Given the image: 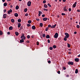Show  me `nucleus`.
<instances>
[{"instance_id": "nucleus-1", "label": "nucleus", "mask_w": 80, "mask_h": 80, "mask_svg": "<svg viewBox=\"0 0 80 80\" xmlns=\"http://www.w3.org/2000/svg\"><path fill=\"white\" fill-rule=\"evenodd\" d=\"M68 8L67 6H65L63 8V10L64 11V12H67V11H68Z\"/></svg>"}, {"instance_id": "nucleus-2", "label": "nucleus", "mask_w": 80, "mask_h": 80, "mask_svg": "<svg viewBox=\"0 0 80 80\" xmlns=\"http://www.w3.org/2000/svg\"><path fill=\"white\" fill-rule=\"evenodd\" d=\"M65 35H66V36H65V37H66V38H69V37L70 36V35L68 33L65 32Z\"/></svg>"}, {"instance_id": "nucleus-3", "label": "nucleus", "mask_w": 80, "mask_h": 80, "mask_svg": "<svg viewBox=\"0 0 80 80\" xmlns=\"http://www.w3.org/2000/svg\"><path fill=\"white\" fill-rule=\"evenodd\" d=\"M58 33L56 32L54 35V37L55 38H58Z\"/></svg>"}, {"instance_id": "nucleus-4", "label": "nucleus", "mask_w": 80, "mask_h": 80, "mask_svg": "<svg viewBox=\"0 0 80 80\" xmlns=\"http://www.w3.org/2000/svg\"><path fill=\"white\" fill-rule=\"evenodd\" d=\"M68 65H74V64H73V62H71L70 61H69L68 62Z\"/></svg>"}, {"instance_id": "nucleus-5", "label": "nucleus", "mask_w": 80, "mask_h": 80, "mask_svg": "<svg viewBox=\"0 0 80 80\" xmlns=\"http://www.w3.org/2000/svg\"><path fill=\"white\" fill-rule=\"evenodd\" d=\"M21 38L23 40H25V37L24 36V34H22V36L21 37Z\"/></svg>"}, {"instance_id": "nucleus-6", "label": "nucleus", "mask_w": 80, "mask_h": 80, "mask_svg": "<svg viewBox=\"0 0 80 80\" xmlns=\"http://www.w3.org/2000/svg\"><path fill=\"white\" fill-rule=\"evenodd\" d=\"M31 3H32V2L30 1H28L27 3V5L28 6V7H30L31 6Z\"/></svg>"}, {"instance_id": "nucleus-7", "label": "nucleus", "mask_w": 80, "mask_h": 80, "mask_svg": "<svg viewBox=\"0 0 80 80\" xmlns=\"http://www.w3.org/2000/svg\"><path fill=\"white\" fill-rule=\"evenodd\" d=\"M38 16L39 17H40V16L41 15H41H42V14H43V13H42V12L39 11H38Z\"/></svg>"}, {"instance_id": "nucleus-8", "label": "nucleus", "mask_w": 80, "mask_h": 80, "mask_svg": "<svg viewBox=\"0 0 80 80\" xmlns=\"http://www.w3.org/2000/svg\"><path fill=\"white\" fill-rule=\"evenodd\" d=\"M12 10L11 9L9 10V11H8V14H10V13H12Z\"/></svg>"}, {"instance_id": "nucleus-9", "label": "nucleus", "mask_w": 80, "mask_h": 80, "mask_svg": "<svg viewBox=\"0 0 80 80\" xmlns=\"http://www.w3.org/2000/svg\"><path fill=\"white\" fill-rule=\"evenodd\" d=\"M77 2H75V3L73 4V8H75V7H76V5H77Z\"/></svg>"}, {"instance_id": "nucleus-10", "label": "nucleus", "mask_w": 80, "mask_h": 80, "mask_svg": "<svg viewBox=\"0 0 80 80\" xmlns=\"http://www.w3.org/2000/svg\"><path fill=\"white\" fill-rule=\"evenodd\" d=\"M75 62H79V58H75Z\"/></svg>"}, {"instance_id": "nucleus-11", "label": "nucleus", "mask_w": 80, "mask_h": 80, "mask_svg": "<svg viewBox=\"0 0 80 80\" xmlns=\"http://www.w3.org/2000/svg\"><path fill=\"white\" fill-rule=\"evenodd\" d=\"M57 26V25L56 24H55L54 25L52 26L51 27V28H55V26Z\"/></svg>"}, {"instance_id": "nucleus-12", "label": "nucleus", "mask_w": 80, "mask_h": 80, "mask_svg": "<svg viewBox=\"0 0 80 80\" xmlns=\"http://www.w3.org/2000/svg\"><path fill=\"white\" fill-rule=\"evenodd\" d=\"M3 18H7V14H4L3 15Z\"/></svg>"}, {"instance_id": "nucleus-13", "label": "nucleus", "mask_w": 80, "mask_h": 80, "mask_svg": "<svg viewBox=\"0 0 80 80\" xmlns=\"http://www.w3.org/2000/svg\"><path fill=\"white\" fill-rule=\"evenodd\" d=\"M24 39H21L20 41V43H23V42H24V40H23Z\"/></svg>"}, {"instance_id": "nucleus-14", "label": "nucleus", "mask_w": 80, "mask_h": 80, "mask_svg": "<svg viewBox=\"0 0 80 80\" xmlns=\"http://www.w3.org/2000/svg\"><path fill=\"white\" fill-rule=\"evenodd\" d=\"M13 29V27L12 26H10L9 28V30H12Z\"/></svg>"}, {"instance_id": "nucleus-15", "label": "nucleus", "mask_w": 80, "mask_h": 80, "mask_svg": "<svg viewBox=\"0 0 80 80\" xmlns=\"http://www.w3.org/2000/svg\"><path fill=\"white\" fill-rule=\"evenodd\" d=\"M15 34L16 35V36H18V35H19V33H18V32H15Z\"/></svg>"}, {"instance_id": "nucleus-16", "label": "nucleus", "mask_w": 80, "mask_h": 80, "mask_svg": "<svg viewBox=\"0 0 80 80\" xmlns=\"http://www.w3.org/2000/svg\"><path fill=\"white\" fill-rule=\"evenodd\" d=\"M78 69H76L75 71V73H78Z\"/></svg>"}, {"instance_id": "nucleus-17", "label": "nucleus", "mask_w": 80, "mask_h": 80, "mask_svg": "<svg viewBox=\"0 0 80 80\" xmlns=\"http://www.w3.org/2000/svg\"><path fill=\"white\" fill-rule=\"evenodd\" d=\"M14 16H15V17H17L18 16V14L17 13H15L14 14Z\"/></svg>"}, {"instance_id": "nucleus-18", "label": "nucleus", "mask_w": 80, "mask_h": 80, "mask_svg": "<svg viewBox=\"0 0 80 80\" xmlns=\"http://www.w3.org/2000/svg\"><path fill=\"white\" fill-rule=\"evenodd\" d=\"M42 20L43 21H47V18H44L42 19Z\"/></svg>"}, {"instance_id": "nucleus-19", "label": "nucleus", "mask_w": 80, "mask_h": 80, "mask_svg": "<svg viewBox=\"0 0 80 80\" xmlns=\"http://www.w3.org/2000/svg\"><path fill=\"white\" fill-rule=\"evenodd\" d=\"M36 27H35V26H33L32 27V30H35V29Z\"/></svg>"}, {"instance_id": "nucleus-20", "label": "nucleus", "mask_w": 80, "mask_h": 80, "mask_svg": "<svg viewBox=\"0 0 80 80\" xmlns=\"http://www.w3.org/2000/svg\"><path fill=\"white\" fill-rule=\"evenodd\" d=\"M7 5V3L5 2L3 4L4 7H6Z\"/></svg>"}, {"instance_id": "nucleus-21", "label": "nucleus", "mask_w": 80, "mask_h": 80, "mask_svg": "<svg viewBox=\"0 0 80 80\" xmlns=\"http://www.w3.org/2000/svg\"><path fill=\"white\" fill-rule=\"evenodd\" d=\"M21 27V24L20 23H19L18 25V28H20Z\"/></svg>"}, {"instance_id": "nucleus-22", "label": "nucleus", "mask_w": 80, "mask_h": 80, "mask_svg": "<svg viewBox=\"0 0 80 80\" xmlns=\"http://www.w3.org/2000/svg\"><path fill=\"white\" fill-rule=\"evenodd\" d=\"M44 8H47L48 7V6H47V5L46 4H44Z\"/></svg>"}, {"instance_id": "nucleus-23", "label": "nucleus", "mask_w": 80, "mask_h": 80, "mask_svg": "<svg viewBox=\"0 0 80 80\" xmlns=\"http://www.w3.org/2000/svg\"><path fill=\"white\" fill-rule=\"evenodd\" d=\"M46 38H50V35H47L46 36Z\"/></svg>"}, {"instance_id": "nucleus-24", "label": "nucleus", "mask_w": 80, "mask_h": 80, "mask_svg": "<svg viewBox=\"0 0 80 80\" xmlns=\"http://www.w3.org/2000/svg\"><path fill=\"white\" fill-rule=\"evenodd\" d=\"M18 8H19V7L18 6H16V10H18Z\"/></svg>"}, {"instance_id": "nucleus-25", "label": "nucleus", "mask_w": 80, "mask_h": 80, "mask_svg": "<svg viewBox=\"0 0 80 80\" xmlns=\"http://www.w3.org/2000/svg\"><path fill=\"white\" fill-rule=\"evenodd\" d=\"M3 35V32L2 31L0 30V35Z\"/></svg>"}, {"instance_id": "nucleus-26", "label": "nucleus", "mask_w": 80, "mask_h": 80, "mask_svg": "<svg viewBox=\"0 0 80 80\" xmlns=\"http://www.w3.org/2000/svg\"><path fill=\"white\" fill-rule=\"evenodd\" d=\"M40 27H43V23H40Z\"/></svg>"}, {"instance_id": "nucleus-27", "label": "nucleus", "mask_w": 80, "mask_h": 80, "mask_svg": "<svg viewBox=\"0 0 80 80\" xmlns=\"http://www.w3.org/2000/svg\"><path fill=\"white\" fill-rule=\"evenodd\" d=\"M18 22L20 23V22H21V21H22V20H21V19H19L18 20Z\"/></svg>"}, {"instance_id": "nucleus-28", "label": "nucleus", "mask_w": 80, "mask_h": 80, "mask_svg": "<svg viewBox=\"0 0 80 80\" xmlns=\"http://www.w3.org/2000/svg\"><path fill=\"white\" fill-rule=\"evenodd\" d=\"M68 48H70V44L68 43Z\"/></svg>"}, {"instance_id": "nucleus-29", "label": "nucleus", "mask_w": 80, "mask_h": 80, "mask_svg": "<svg viewBox=\"0 0 80 80\" xmlns=\"http://www.w3.org/2000/svg\"><path fill=\"white\" fill-rule=\"evenodd\" d=\"M46 36V35L45 34H42V37L43 38H45V36Z\"/></svg>"}, {"instance_id": "nucleus-30", "label": "nucleus", "mask_w": 80, "mask_h": 80, "mask_svg": "<svg viewBox=\"0 0 80 80\" xmlns=\"http://www.w3.org/2000/svg\"><path fill=\"white\" fill-rule=\"evenodd\" d=\"M68 38H66V37H65V38H64V41H67V39Z\"/></svg>"}, {"instance_id": "nucleus-31", "label": "nucleus", "mask_w": 80, "mask_h": 80, "mask_svg": "<svg viewBox=\"0 0 80 80\" xmlns=\"http://www.w3.org/2000/svg\"><path fill=\"white\" fill-rule=\"evenodd\" d=\"M53 48H57V46H56L55 45H54L53 46Z\"/></svg>"}, {"instance_id": "nucleus-32", "label": "nucleus", "mask_w": 80, "mask_h": 80, "mask_svg": "<svg viewBox=\"0 0 80 80\" xmlns=\"http://www.w3.org/2000/svg\"><path fill=\"white\" fill-rule=\"evenodd\" d=\"M28 23H32V21L29 20L28 21Z\"/></svg>"}, {"instance_id": "nucleus-33", "label": "nucleus", "mask_w": 80, "mask_h": 80, "mask_svg": "<svg viewBox=\"0 0 80 80\" xmlns=\"http://www.w3.org/2000/svg\"><path fill=\"white\" fill-rule=\"evenodd\" d=\"M11 22H12V23H14V22H15V20L13 19H11Z\"/></svg>"}, {"instance_id": "nucleus-34", "label": "nucleus", "mask_w": 80, "mask_h": 80, "mask_svg": "<svg viewBox=\"0 0 80 80\" xmlns=\"http://www.w3.org/2000/svg\"><path fill=\"white\" fill-rule=\"evenodd\" d=\"M27 8H26L25 9H24V12H27Z\"/></svg>"}, {"instance_id": "nucleus-35", "label": "nucleus", "mask_w": 80, "mask_h": 80, "mask_svg": "<svg viewBox=\"0 0 80 80\" xmlns=\"http://www.w3.org/2000/svg\"><path fill=\"white\" fill-rule=\"evenodd\" d=\"M49 49L50 50H53V48H52V47H50L49 48Z\"/></svg>"}, {"instance_id": "nucleus-36", "label": "nucleus", "mask_w": 80, "mask_h": 80, "mask_svg": "<svg viewBox=\"0 0 80 80\" xmlns=\"http://www.w3.org/2000/svg\"><path fill=\"white\" fill-rule=\"evenodd\" d=\"M76 27L78 28H80V26H79V25H77Z\"/></svg>"}, {"instance_id": "nucleus-37", "label": "nucleus", "mask_w": 80, "mask_h": 80, "mask_svg": "<svg viewBox=\"0 0 80 80\" xmlns=\"http://www.w3.org/2000/svg\"><path fill=\"white\" fill-rule=\"evenodd\" d=\"M48 43H50V40L49 39H48Z\"/></svg>"}, {"instance_id": "nucleus-38", "label": "nucleus", "mask_w": 80, "mask_h": 80, "mask_svg": "<svg viewBox=\"0 0 80 80\" xmlns=\"http://www.w3.org/2000/svg\"><path fill=\"white\" fill-rule=\"evenodd\" d=\"M48 27L46 28L45 31H48Z\"/></svg>"}, {"instance_id": "nucleus-39", "label": "nucleus", "mask_w": 80, "mask_h": 80, "mask_svg": "<svg viewBox=\"0 0 80 80\" xmlns=\"http://www.w3.org/2000/svg\"><path fill=\"white\" fill-rule=\"evenodd\" d=\"M27 38H30V36L29 35H28L27 36Z\"/></svg>"}, {"instance_id": "nucleus-40", "label": "nucleus", "mask_w": 80, "mask_h": 80, "mask_svg": "<svg viewBox=\"0 0 80 80\" xmlns=\"http://www.w3.org/2000/svg\"><path fill=\"white\" fill-rule=\"evenodd\" d=\"M61 15H62V16H63V15H66V14H65V13H62L61 14Z\"/></svg>"}, {"instance_id": "nucleus-41", "label": "nucleus", "mask_w": 80, "mask_h": 80, "mask_svg": "<svg viewBox=\"0 0 80 80\" xmlns=\"http://www.w3.org/2000/svg\"><path fill=\"white\" fill-rule=\"evenodd\" d=\"M48 6H49V7H51V5L50 4V3H48Z\"/></svg>"}, {"instance_id": "nucleus-42", "label": "nucleus", "mask_w": 80, "mask_h": 80, "mask_svg": "<svg viewBox=\"0 0 80 80\" xmlns=\"http://www.w3.org/2000/svg\"><path fill=\"white\" fill-rule=\"evenodd\" d=\"M37 45H39V42H38V41L37 42Z\"/></svg>"}, {"instance_id": "nucleus-43", "label": "nucleus", "mask_w": 80, "mask_h": 80, "mask_svg": "<svg viewBox=\"0 0 80 80\" xmlns=\"http://www.w3.org/2000/svg\"><path fill=\"white\" fill-rule=\"evenodd\" d=\"M57 73L58 74H60V71H58Z\"/></svg>"}, {"instance_id": "nucleus-44", "label": "nucleus", "mask_w": 80, "mask_h": 80, "mask_svg": "<svg viewBox=\"0 0 80 80\" xmlns=\"http://www.w3.org/2000/svg\"><path fill=\"white\" fill-rule=\"evenodd\" d=\"M28 16V13H26L25 14V16H26V17H27V16Z\"/></svg>"}, {"instance_id": "nucleus-45", "label": "nucleus", "mask_w": 80, "mask_h": 80, "mask_svg": "<svg viewBox=\"0 0 80 80\" xmlns=\"http://www.w3.org/2000/svg\"><path fill=\"white\" fill-rule=\"evenodd\" d=\"M43 3H46V1L44 0L43 1Z\"/></svg>"}, {"instance_id": "nucleus-46", "label": "nucleus", "mask_w": 80, "mask_h": 80, "mask_svg": "<svg viewBox=\"0 0 80 80\" xmlns=\"http://www.w3.org/2000/svg\"><path fill=\"white\" fill-rule=\"evenodd\" d=\"M30 26L31 25L29 24H27V26H28V27H30Z\"/></svg>"}, {"instance_id": "nucleus-47", "label": "nucleus", "mask_w": 80, "mask_h": 80, "mask_svg": "<svg viewBox=\"0 0 80 80\" xmlns=\"http://www.w3.org/2000/svg\"><path fill=\"white\" fill-rule=\"evenodd\" d=\"M68 10L69 12H71V11L72 10V9L69 8Z\"/></svg>"}, {"instance_id": "nucleus-48", "label": "nucleus", "mask_w": 80, "mask_h": 80, "mask_svg": "<svg viewBox=\"0 0 80 80\" xmlns=\"http://www.w3.org/2000/svg\"><path fill=\"white\" fill-rule=\"evenodd\" d=\"M48 63H51V61H50V60H49L48 61Z\"/></svg>"}, {"instance_id": "nucleus-49", "label": "nucleus", "mask_w": 80, "mask_h": 80, "mask_svg": "<svg viewBox=\"0 0 80 80\" xmlns=\"http://www.w3.org/2000/svg\"><path fill=\"white\" fill-rule=\"evenodd\" d=\"M3 11H4V13H5V12H7V10L4 9L3 10Z\"/></svg>"}, {"instance_id": "nucleus-50", "label": "nucleus", "mask_w": 80, "mask_h": 80, "mask_svg": "<svg viewBox=\"0 0 80 80\" xmlns=\"http://www.w3.org/2000/svg\"><path fill=\"white\" fill-rule=\"evenodd\" d=\"M48 27H49V28L51 27V25H50V24L48 25Z\"/></svg>"}, {"instance_id": "nucleus-51", "label": "nucleus", "mask_w": 80, "mask_h": 80, "mask_svg": "<svg viewBox=\"0 0 80 80\" xmlns=\"http://www.w3.org/2000/svg\"><path fill=\"white\" fill-rule=\"evenodd\" d=\"M20 29L21 30H22V29H23V26H21V28H20Z\"/></svg>"}, {"instance_id": "nucleus-52", "label": "nucleus", "mask_w": 80, "mask_h": 80, "mask_svg": "<svg viewBox=\"0 0 80 80\" xmlns=\"http://www.w3.org/2000/svg\"><path fill=\"white\" fill-rule=\"evenodd\" d=\"M45 14H43L42 15V17H45Z\"/></svg>"}, {"instance_id": "nucleus-53", "label": "nucleus", "mask_w": 80, "mask_h": 80, "mask_svg": "<svg viewBox=\"0 0 80 80\" xmlns=\"http://www.w3.org/2000/svg\"><path fill=\"white\" fill-rule=\"evenodd\" d=\"M36 20H37V21H39V20H40V19H38V18H36Z\"/></svg>"}, {"instance_id": "nucleus-54", "label": "nucleus", "mask_w": 80, "mask_h": 80, "mask_svg": "<svg viewBox=\"0 0 80 80\" xmlns=\"http://www.w3.org/2000/svg\"><path fill=\"white\" fill-rule=\"evenodd\" d=\"M63 70H66V68H65V67H63Z\"/></svg>"}, {"instance_id": "nucleus-55", "label": "nucleus", "mask_w": 80, "mask_h": 80, "mask_svg": "<svg viewBox=\"0 0 80 80\" xmlns=\"http://www.w3.org/2000/svg\"><path fill=\"white\" fill-rule=\"evenodd\" d=\"M8 35H10V32H8Z\"/></svg>"}, {"instance_id": "nucleus-56", "label": "nucleus", "mask_w": 80, "mask_h": 80, "mask_svg": "<svg viewBox=\"0 0 80 80\" xmlns=\"http://www.w3.org/2000/svg\"><path fill=\"white\" fill-rule=\"evenodd\" d=\"M77 12H80V10H79V9H78V10H77Z\"/></svg>"}, {"instance_id": "nucleus-57", "label": "nucleus", "mask_w": 80, "mask_h": 80, "mask_svg": "<svg viewBox=\"0 0 80 80\" xmlns=\"http://www.w3.org/2000/svg\"><path fill=\"white\" fill-rule=\"evenodd\" d=\"M32 38H34V36L33 35H32L31 36Z\"/></svg>"}, {"instance_id": "nucleus-58", "label": "nucleus", "mask_w": 80, "mask_h": 80, "mask_svg": "<svg viewBox=\"0 0 80 80\" xmlns=\"http://www.w3.org/2000/svg\"><path fill=\"white\" fill-rule=\"evenodd\" d=\"M26 42L27 43H29V42H30V41H29L27 40Z\"/></svg>"}, {"instance_id": "nucleus-59", "label": "nucleus", "mask_w": 80, "mask_h": 80, "mask_svg": "<svg viewBox=\"0 0 80 80\" xmlns=\"http://www.w3.org/2000/svg\"><path fill=\"white\" fill-rule=\"evenodd\" d=\"M68 54H71V53H72L70 52H68Z\"/></svg>"}, {"instance_id": "nucleus-60", "label": "nucleus", "mask_w": 80, "mask_h": 80, "mask_svg": "<svg viewBox=\"0 0 80 80\" xmlns=\"http://www.w3.org/2000/svg\"><path fill=\"white\" fill-rule=\"evenodd\" d=\"M63 1L64 2H66V0H63Z\"/></svg>"}, {"instance_id": "nucleus-61", "label": "nucleus", "mask_w": 80, "mask_h": 80, "mask_svg": "<svg viewBox=\"0 0 80 80\" xmlns=\"http://www.w3.org/2000/svg\"><path fill=\"white\" fill-rule=\"evenodd\" d=\"M77 32H74V34H77Z\"/></svg>"}, {"instance_id": "nucleus-62", "label": "nucleus", "mask_w": 80, "mask_h": 80, "mask_svg": "<svg viewBox=\"0 0 80 80\" xmlns=\"http://www.w3.org/2000/svg\"><path fill=\"white\" fill-rule=\"evenodd\" d=\"M5 0H2V1L3 2H5Z\"/></svg>"}, {"instance_id": "nucleus-63", "label": "nucleus", "mask_w": 80, "mask_h": 80, "mask_svg": "<svg viewBox=\"0 0 80 80\" xmlns=\"http://www.w3.org/2000/svg\"><path fill=\"white\" fill-rule=\"evenodd\" d=\"M68 50H69V51H70V52L71 51V49H68Z\"/></svg>"}, {"instance_id": "nucleus-64", "label": "nucleus", "mask_w": 80, "mask_h": 80, "mask_svg": "<svg viewBox=\"0 0 80 80\" xmlns=\"http://www.w3.org/2000/svg\"><path fill=\"white\" fill-rule=\"evenodd\" d=\"M78 57H80V54H79V55H78Z\"/></svg>"}]
</instances>
